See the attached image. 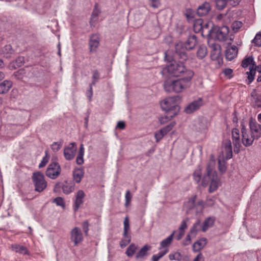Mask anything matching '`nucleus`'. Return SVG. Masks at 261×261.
<instances>
[{
    "instance_id": "f257e3e1",
    "label": "nucleus",
    "mask_w": 261,
    "mask_h": 261,
    "mask_svg": "<svg viewBox=\"0 0 261 261\" xmlns=\"http://www.w3.org/2000/svg\"><path fill=\"white\" fill-rule=\"evenodd\" d=\"M181 97L179 95L169 97L161 102V108L167 114L165 117H161L160 121L164 124L177 115L179 110L177 102L181 100Z\"/></svg>"
},
{
    "instance_id": "f03ea898",
    "label": "nucleus",
    "mask_w": 261,
    "mask_h": 261,
    "mask_svg": "<svg viewBox=\"0 0 261 261\" xmlns=\"http://www.w3.org/2000/svg\"><path fill=\"white\" fill-rule=\"evenodd\" d=\"M193 75V71H188L187 76L176 80H167L164 82V89L168 92H181L190 86Z\"/></svg>"
},
{
    "instance_id": "7ed1b4c3",
    "label": "nucleus",
    "mask_w": 261,
    "mask_h": 261,
    "mask_svg": "<svg viewBox=\"0 0 261 261\" xmlns=\"http://www.w3.org/2000/svg\"><path fill=\"white\" fill-rule=\"evenodd\" d=\"M165 60L170 63L162 71L163 74L168 72L171 76H179L182 75L185 77L187 76L188 71H192L191 69L186 68L182 64L184 62H181L180 59V63H177L175 61H172V58L169 56L167 53L165 54Z\"/></svg>"
},
{
    "instance_id": "20e7f679",
    "label": "nucleus",
    "mask_w": 261,
    "mask_h": 261,
    "mask_svg": "<svg viewBox=\"0 0 261 261\" xmlns=\"http://www.w3.org/2000/svg\"><path fill=\"white\" fill-rule=\"evenodd\" d=\"M197 43V37L195 35H192L188 38L184 44L179 43L175 45V55L181 60V62H185L188 59L186 50L193 49Z\"/></svg>"
},
{
    "instance_id": "39448f33",
    "label": "nucleus",
    "mask_w": 261,
    "mask_h": 261,
    "mask_svg": "<svg viewBox=\"0 0 261 261\" xmlns=\"http://www.w3.org/2000/svg\"><path fill=\"white\" fill-rule=\"evenodd\" d=\"M229 32V28L226 25L221 27L215 26L207 31L208 34L215 37L220 41H226L228 38Z\"/></svg>"
},
{
    "instance_id": "423d86ee",
    "label": "nucleus",
    "mask_w": 261,
    "mask_h": 261,
    "mask_svg": "<svg viewBox=\"0 0 261 261\" xmlns=\"http://www.w3.org/2000/svg\"><path fill=\"white\" fill-rule=\"evenodd\" d=\"M32 179L35 191L40 193L46 189L47 183L45 180V177L43 173L40 172H34L32 176Z\"/></svg>"
},
{
    "instance_id": "0eeeda50",
    "label": "nucleus",
    "mask_w": 261,
    "mask_h": 261,
    "mask_svg": "<svg viewBox=\"0 0 261 261\" xmlns=\"http://www.w3.org/2000/svg\"><path fill=\"white\" fill-rule=\"evenodd\" d=\"M61 168L60 165L57 162H53L48 165L45 174L49 178L55 179L57 178L61 174Z\"/></svg>"
},
{
    "instance_id": "6e6552de",
    "label": "nucleus",
    "mask_w": 261,
    "mask_h": 261,
    "mask_svg": "<svg viewBox=\"0 0 261 261\" xmlns=\"http://www.w3.org/2000/svg\"><path fill=\"white\" fill-rule=\"evenodd\" d=\"M76 150L77 148L75 143H69L67 146L65 147L64 149L63 154L65 159L68 161L72 160L74 158Z\"/></svg>"
},
{
    "instance_id": "1a4fd4ad",
    "label": "nucleus",
    "mask_w": 261,
    "mask_h": 261,
    "mask_svg": "<svg viewBox=\"0 0 261 261\" xmlns=\"http://www.w3.org/2000/svg\"><path fill=\"white\" fill-rule=\"evenodd\" d=\"M70 240L74 243V246H77L83 241V236L80 228L75 227L71 230Z\"/></svg>"
},
{
    "instance_id": "9d476101",
    "label": "nucleus",
    "mask_w": 261,
    "mask_h": 261,
    "mask_svg": "<svg viewBox=\"0 0 261 261\" xmlns=\"http://www.w3.org/2000/svg\"><path fill=\"white\" fill-rule=\"evenodd\" d=\"M86 196V194L82 190H79L75 194V200L73 203V210L74 211H77L81 205L83 204L84 202V198Z\"/></svg>"
},
{
    "instance_id": "9b49d317",
    "label": "nucleus",
    "mask_w": 261,
    "mask_h": 261,
    "mask_svg": "<svg viewBox=\"0 0 261 261\" xmlns=\"http://www.w3.org/2000/svg\"><path fill=\"white\" fill-rule=\"evenodd\" d=\"M100 38L97 34L91 35L89 38V50L91 53H94L96 51L97 48L99 45Z\"/></svg>"
},
{
    "instance_id": "f8f14e48",
    "label": "nucleus",
    "mask_w": 261,
    "mask_h": 261,
    "mask_svg": "<svg viewBox=\"0 0 261 261\" xmlns=\"http://www.w3.org/2000/svg\"><path fill=\"white\" fill-rule=\"evenodd\" d=\"M213 172H216L214 170L213 163L212 164H209L206 167V174L203 177L202 179L201 185L203 187H206L209 182L211 181Z\"/></svg>"
},
{
    "instance_id": "ddd939ff",
    "label": "nucleus",
    "mask_w": 261,
    "mask_h": 261,
    "mask_svg": "<svg viewBox=\"0 0 261 261\" xmlns=\"http://www.w3.org/2000/svg\"><path fill=\"white\" fill-rule=\"evenodd\" d=\"M242 142L243 145L245 146H249L251 145L253 142V141L255 138L252 137V136L251 135V136H249L247 130L245 127L244 126H242Z\"/></svg>"
},
{
    "instance_id": "4468645a",
    "label": "nucleus",
    "mask_w": 261,
    "mask_h": 261,
    "mask_svg": "<svg viewBox=\"0 0 261 261\" xmlns=\"http://www.w3.org/2000/svg\"><path fill=\"white\" fill-rule=\"evenodd\" d=\"M231 135L234 151L238 152L241 146L239 130L236 128H233L231 131Z\"/></svg>"
},
{
    "instance_id": "2eb2a0df",
    "label": "nucleus",
    "mask_w": 261,
    "mask_h": 261,
    "mask_svg": "<svg viewBox=\"0 0 261 261\" xmlns=\"http://www.w3.org/2000/svg\"><path fill=\"white\" fill-rule=\"evenodd\" d=\"M203 105V100L201 98L191 102L186 108L185 112L187 114H190L197 110Z\"/></svg>"
},
{
    "instance_id": "dca6fc26",
    "label": "nucleus",
    "mask_w": 261,
    "mask_h": 261,
    "mask_svg": "<svg viewBox=\"0 0 261 261\" xmlns=\"http://www.w3.org/2000/svg\"><path fill=\"white\" fill-rule=\"evenodd\" d=\"M238 52V49L236 45H233L231 46L228 45L225 51L226 59L229 61H231L237 57Z\"/></svg>"
},
{
    "instance_id": "f3484780",
    "label": "nucleus",
    "mask_w": 261,
    "mask_h": 261,
    "mask_svg": "<svg viewBox=\"0 0 261 261\" xmlns=\"http://www.w3.org/2000/svg\"><path fill=\"white\" fill-rule=\"evenodd\" d=\"M211 10V6L210 3L204 2L199 6L197 9V15L199 16H203L207 15Z\"/></svg>"
},
{
    "instance_id": "a211bd4d",
    "label": "nucleus",
    "mask_w": 261,
    "mask_h": 261,
    "mask_svg": "<svg viewBox=\"0 0 261 261\" xmlns=\"http://www.w3.org/2000/svg\"><path fill=\"white\" fill-rule=\"evenodd\" d=\"M211 48V57L213 60H216L219 57L220 54V46L216 43H213L209 44Z\"/></svg>"
},
{
    "instance_id": "6ab92c4d",
    "label": "nucleus",
    "mask_w": 261,
    "mask_h": 261,
    "mask_svg": "<svg viewBox=\"0 0 261 261\" xmlns=\"http://www.w3.org/2000/svg\"><path fill=\"white\" fill-rule=\"evenodd\" d=\"M215 221L214 217H209L205 219L202 226V231L205 232L210 227L213 226Z\"/></svg>"
},
{
    "instance_id": "aec40b11",
    "label": "nucleus",
    "mask_w": 261,
    "mask_h": 261,
    "mask_svg": "<svg viewBox=\"0 0 261 261\" xmlns=\"http://www.w3.org/2000/svg\"><path fill=\"white\" fill-rule=\"evenodd\" d=\"M213 175L209 188V191L211 193L214 192L219 186V180L217 178V173L213 172Z\"/></svg>"
},
{
    "instance_id": "412c9836",
    "label": "nucleus",
    "mask_w": 261,
    "mask_h": 261,
    "mask_svg": "<svg viewBox=\"0 0 261 261\" xmlns=\"http://www.w3.org/2000/svg\"><path fill=\"white\" fill-rule=\"evenodd\" d=\"M12 86V83L10 81L5 80L0 84V94L7 93Z\"/></svg>"
},
{
    "instance_id": "4be33fe9",
    "label": "nucleus",
    "mask_w": 261,
    "mask_h": 261,
    "mask_svg": "<svg viewBox=\"0 0 261 261\" xmlns=\"http://www.w3.org/2000/svg\"><path fill=\"white\" fill-rule=\"evenodd\" d=\"M206 244V239L202 238L197 242H195L193 245V250L194 252H198L202 249Z\"/></svg>"
},
{
    "instance_id": "5701e85b",
    "label": "nucleus",
    "mask_w": 261,
    "mask_h": 261,
    "mask_svg": "<svg viewBox=\"0 0 261 261\" xmlns=\"http://www.w3.org/2000/svg\"><path fill=\"white\" fill-rule=\"evenodd\" d=\"M193 24L194 30L196 33L201 32L202 34L204 32V28L203 27V20L202 19H197L195 20Z\"/></svg>"
},
{
    "instance_id": "b1692460",
    "label": "nucleus",
    "mask_w": 261,
    "mask_h": 261,
    "mask_svg": "<svg viewBox=\"0 0 261 261\" xmlns=\"http://www.w3.org/2000/svg\"><path fill=\"white\" fill-rule=\"evenodd\" d=\"M174 231L172 234H171L169 236H168L166 239L163 240L160 243V247H159V250H161L163 249V250L165 249H168V247L171 243L172 241L173 238V236L174 233Z\"/></svg>"
},
{
    "instance_id": "393cba45",
    "label": "nucleus",
    "mask_w": 261,
    "mask_h": 261,
    "mask_svg": "<svg viewBox=\"0 0 261 261\" xmlns=\"http://www.w3.org/2000/svg\"><path fill=\"white\" fill-rule=\"evenodd\" d=\"M12 250L16 253L20 254H27L28 253L27 248L22 245L15 244L11 245Z\"/></svg>"
},
{
    "instance_id": "a878e982",
    "label": "nucleus",
    "mask_w": 261,
    "mask_h": 261,
    "mask_svg": "<svg viewBox=\"0 0 261 261\" xmlns=\"http://www.w3.org/2000/svg\"><path fill=\"white\" fill-rule=\"evenodd\" d=\"M75 185L73 182H65L63 186V192L65 194H69L74 190Z\"/></svg>"
},
{
    "instance_id": "bb28decb",
    "label": "nucleus",
    "mask_w": 261,
    "mask_h": 261,
    "mask_svg": "<svg viewBox=\"0 0 261 261\" xmlns=\"http://www.w3.org/2000/svg\"><path fill=\"white\" fill-rule=\"evenodd\" d=\"M249 65H250L249 67L252 68L256 67L255 62L253 60V58L251 56L245 58L243 60L241 64V66L243 68H246Z\"/></svg>"
},
{
    "instance_id": "cd10ccee",
    "label": "nucleus",
    "mask_w": 261,
    "mask_h": 261,
    "mask_svg": "<svg viewBox=\"0 0 261 261\" xmlns=\"http://www.w3.org/2000/svg\"><path fill=\"white\" fill-rule=\"evenodd\" d=\"M184 14L188 21H193L197 12L191 8H187L184 11Z\"/></svg>"
},
{
    "instance_id": "c85d7f7f",
    "label": "nucleus",
    "mask_w": 261,
    "mask_h": 261,
    "mask_svg": "<svg viewBox=\"0 0 261 261\" xmlns=\"http://www.w3.org/2000/svg\"><path fill=\"white\" fill-rule=\"evenodd\" d=\"M84 147L83 144L80 145L79 153L76 159L77 164L81 165L84 163Z\"/></svg>"
},
{
    "instance_id": "c756f323",
    "label": "nucleus",
    "mask_w": 261,
    "mask_h": 261,
    "mask_svg": "<svg viewBox=\"0 0 261 261\" xmlns=\"http://www.w3.org/2000/svg\"><path fill=\"white\" fill-rule=\"evenodd\" d=\"M197 198L196 195H194L191 199H190L188 201H187L185 204V208L187 209V211H191L194 210V206L196 203V199Z\"/></svg>"
},
{
    "instance_id": "7c9ffc66",
    "label": "nucleus",
    "mask_w": 261,
    "mask_h": 261,
    "mask_svg": "<svg viewBox=\"0 0 261 261\" xmlns=\"http://www.w3.org/2000/svg\"><path fill=\"white\" fill-rule=\"evenodd\" d=\"M84 172L82 169H77L74 170L73 172V179L76 183L80 182L84 176Z\"/></svg>"
},
{
    "instance_id": "2f4dec72",
    "label": "nucleus",
    "mask_w": 261,
    "mask_h": 261,
    "mask_svg": "<svg viewBox=\"0 0 261 261\" xmlns=\"http://www.w3.org/2000/svg\"><path fill=\"white\" fill-rule=\"evenodd\" d=\"M207 54L206 47L204 45H201L198 47L197 51V57L199 59H202L206 56Z\"/></svg>"
},
{
    "instance_id": "473e14b6",
    "label": "nucleus",
    "mask_w": 261,
    "mask_h": 261,
    "mask_svg": "<svg viewBox=\"0 0 261 261\" xmlns=\"http://www.w3.org/2000/svg\"><path fill=\"white\" fill-rule=\"evenodd\" d=\"M150 247L147 245L144 246L137 253L136 255V259L143 258L147 254V251L150 249Z\"/></svg>"
},
{
    "instance_id": "72a5a7b5",
    "label": "nucleus",
    "mask_w": 261,
    "mask_h": 261,
    "mask_svg": "<svg viewBox=\"0 0 261 261\" xmlns=\"http://www.w3.org/2000/svg\"><path fill=\"white\" fill-rule=\"evenodd\" d=\"M204 206V202L203 200H200L195 203L194 211L196 214L202 212Z\"/></svg>"
},
{
    "instance_id": "f704fd0d",
    "label": "nucleus",
    "mask_w": 261,
    "mask_h": 261,
    "mask_svg": "<svg viewBox=\"0 0 261 261\" xmlns=\"http://www.w3.org/2000/svg\"><path fill=\"white\" fill-rule=\"evenodd\" d=\"M201 227V222L200 220H198L190 229L191 234L192 237H195L197 232L200 230Z\"/></svg>"
},
{
    "instance_id": "c9c22d12",
    "label": "nucleus",
    "mask_w": 261,
    "mask_h": 261,
    "mask_svg": "<svg viewBox=\"0 0 261 261\" xmlns=\"http://www.w3.org/2000/svg\"><path fill=\"white\" fill-rule=\"evenodd\" d=\"M138 249V246L134 243L131 244L127 248L125 254L128 257L132 256Z\"/></svg>"
},
{
    "instance_id": "e433bc0d",
    "label": "nucleus",
    "mask_w": 261,
    "mask_h": 261,
    "mask_svg": "<svg viewBox=\"0 0 261 261\" xmlns=\"http://www.w3.org/2000/svg\"><path fill=\"white\" fill-rule=\"evenodd\" d=\"M225 151L227 152V159H230L232 156V146L230 140H228L226 141L225 144Z\"/></svg>"
},
{
    "instance_id": "4c0bfd02",
    "label": "nucleus",
    "mask_w": 261,
    "mask_h": 261,
    "mask_svg": "<svg viewBox=\"0 0 261 261\" xmlns=\"http://www.w3.org/2000/svg\"><path fill=\"white\" fill-rule=\"evenodd\" d=\"M168 249H165L160 251L158 253L153 255L151 260L159 261V260L163 257L168 252Z\"/></svg>"
},
{
    "instance_id": "58836bf2",
    "label": "nucleus",
    "mask_w": 261,
    "mask_h": 261,
    "mask_svg": "<svg viewBox=\"0 0 261 261\" xmlns=\"http://www.w3.org/2000/svg\"><path fill=\"white\" fill-rule=\"evenodd\" d=\"M255 68L256 67L252 68L249 67V71L246 72V73L248 74V84H250L254 80L255 73Z\"/></svg>"
},
{
    "instance_id": "ea45409f",
    "label": "nucleus",
    "mask_w": 261,
    "mask_h": 261,
    "mask_svg": "<svg viewBox=\"0 0 261 261\" xmlns=\"http://www.w3.org/2000/svg\"><path fill=\"white\" fill-rule=\"evenodd\" d=\"M99 13L100 12L99 10L97 8H95L94 9L91 15L90 20V23L91 25H94V24L97 21Z\"/></svg>"
},
{
    "instance_id": "a19ab883",
    "label": "nucleus",
    "mask_w": 261,
    "mask_h": 261,
    "mask_svg": "<svg viewBox=\"0 0 261 261\" xmlns=\"http://www.w3.org/2000/svg\"><path fill=\"white\" fill-rule=\"evenodd\" d=\"M63 142V141L62 140L58 142H54L50 146L51 150L55 152L58 151L61 149Z\"/></svg>"
},
{
    "instance_id": "79ce46f5",
    "label": "nucleus",
    "mask_w": 261,
    "mask_h": 261,
    "mask_svg": "<svg viewBox=\"0 0 261 261\" xmlns=\"http://www.w3.org/2000/svg\"><path fill=\"white\" fill-rule=\"evenodd\" d=\"M2 51L6 56V57L8 58L10 57V55H11L13 53V50L12 49L11 45L10 44H8L4 46V47L2 49Z\"/></svg>"
},
{
    "instance_id": "37998d69",
    "label": "nucleus",
    "mask_w": 261,
    "mask_h": 261,
    "mask_svg": "<svg viewBox=\"0 0 261 261\" xmlns=\"http://www.w3.org/2000/svg\"><path fill=\"white\" fill-rule=\"evenodd\" d=\"M193 179L196 182L198 183L201 178V169L199 167L198 169H196L193 173Z\"/></svg>"
},
{
    "instance_id": "c03bdc74",
    "label": "nucleus",
    "mask_w": 261,
    "mask_h": 261,
    "mask_svg": "<svg viewBox=\"0 0 261 261\" xmlns=\"http://www.w3.org/2000/svg\"><path fill=\"white\" fill-rule=\"evenodd\" d=\"M216 6L218 9H223L228 4L227 0H215Z\"/></svg>"
},
{
    "instance_id": "a18cd8bd",
    "label": "nucleus",
    "mask_w": 261,
    "mask_h": 261,
    "mask_svg": "<svg viewBox=\"0 0 261 261\" xmlns=\"http://www.w3.org/2000/svg\"><path fill=\"white\" fill-rule=\"evenodd\" d=\"M175 122H172L169 124L166 125L165 127L161 129L160 130L163 132L164 135H166L169 132H170L172 128L175 126Z\"/></svg>"
},
{
    "instance_id": "49530a36",
    "label": "nucleus",
    "mask_w": 261,
    "mask_h": 261,
    "mask_svg": "<svg viewBox=\"0 0 261 261\" xmlns=\"http://www.w3.org/2000/svg\"><path fill=\"white\" fill-rule=\"evenodd\" d=\"M242 26V23L239 21H236L231 24V28L234 32H238Z\"/></svg>"
},
{
    "instance_id": "de8ad7c7",
    "label": "nucleus",
    "mask_w": 261,
    "mask_h": 261,
    "mask_svg": "<svg viewBox=\"0 0 261 261\" xmlns=\"http://www.w3.org/2000/svg\"><path fill=\"white\" fill-rule=\"evenodd\" d=\"M252 42L257 46H261V33L256 34L255 38L252 40Z\"/></svg>"
},
{
    "instance_id": "09e8293b",
    "label": "nucleus",
    "mask_w": 261,
    "mask_h": 261,
    "mask_svg": "<svg viewBox=\"0 0 261 261\" xmlns=\"http://www.w3.org/2000/svg\"><path fill=\"white\" fill-rule=\"evenodd\" d=\"M53 202L56 203L58 206H61L62 207H65V202L64 199L60 197H58L54 199Z\"/></svg>"
},
{
    "instance_id": "8fccbe9b",
    "label": "nucleus",
    "mask_w": 261,
    "mask_h": 261,
    "mask_svg": "<svg viewBox=\"0 0 261 261\" xmlns=\"http://www.w3.org/2000/svg\"><path fill=\"white\" fill-rule=\"evenodd\" d=\"M132 194L129 190H127L126 192L125 195V206L126 207L128 206L129 205L130 202L132 199Z\"/></svg>"
},
{
    "instance_id": "3c124183",
    "label": "nucleus",
    "mask_w": 261,
    "mask_h": 261,
    "mask_svg": "<svg viewBox=\"0 0 261 261\" xmlns=\"http://www.w3.org/2000/svg\"><path fill=\"white\" fill-rule=\"evenodd\" d=\"M49 156L47 155V151H45V155L43 158L41 163L39 165L40 168L44 167L48 162Z\"/></svg>"
},
{
    "instance_id": "603ef678",
    "label": "nucleus",
    "mask_w": 261,
    "mask_h": 261,
    "mask_svg": "<svg viewBox=\"0 0 261 261\" xmlns=\"http://www.w3.org/2000/svg\"><path fill=\"white\" fill-rule=\"evenodd\" d=\"M169 259L171 260H179L181 258V255L179 252H175L174 254H170L169 255Z\"/></svg>"
},
{
    "instance_id": "864d4df0",
    "label": "nucleus",
    "mask_w": 261,
    "mask_h": 261,
    "mask_svg": "<svg viewBox=\"0 0 261 261\" xmlns=\"http://www.w3.org/2000/svg\"><path fill=\"white\" fill-rule=\"evenodd\" d=\"M251 135L252 136V137L255 138V139H258L261 136V127L251 131Z\"/></svg>"
},
{
    "instance_id": "5fc2aeb1",
    "label": "nucleus",
    "mask_w": 261,
    "mask_h": 261,
    "mask_svg": "<svg viewBox=\"0 0 261 261\" xmlns=\"http://www.w3.org/2000/svg\"><path fill=\"white\" fill-rule=\"evenodd\" d=\"M249 126L250 129V132L254 130V129H257L261 127V125L258 124L256 123V122L252 121L251 120L249 122Z\"/></svg>"
},
{
    "instance_id": "6e6d98bb",
    "label": "nucleus",
    "mask_w": 261,
    "mask_h": 261,
    "mask_svg": "<svg viewBox=\"0 0 261 261\" xmlns=\"http://www.w3.org/2000/svg\"><path fill=\"white\" fill-rule=\"evenodd\" d=\"M254 106L261 109V93L256 95L254 100Z\"/></svg>"
},
{
    "instance_id": "4d7b16f0",
    "label": "nucleus",
    "mask_w": 261,
    "mask_h": 261,
    "mask_svg": "<svg viewBox=\"0 0 261 261\" xmlns=\"http://www.w3.org/2000/svg\"><path fill=\"white\" fill-rule=\"evenodd\" d=\"M99 77V74L97 70H94L93 72L92 79L93 81L91 84L94 85L98 81Z\"/></svg>"
},
{
    "instance_id": "13d9d810",
    "label": "nucleus",
    "mask_w": 261,
    "mask_h": 261,
    "mask_svg": "<svg viewBox=\"0 0 261 261\" xmlns=\"http://www.w3.org/2000/svg\"><path fill=\"white\" fill-rule=\"evenodd\" d=\"M131 241V238L125 239L123 238L121 241L120 242V246L122 248L126 247Z\"/></svg>"
},
{
    "instance_id": "bf43d9fd",
    "label": "nucleus",
    "mask_w": 261,
    "mask_h": 261,
    "mask_svg": "<svg viewBox=\"0 0 261 261\" xmlns=\"http://www.w3.org/2000/svg\"><path fill=\"white\" fill-rule=\"evenodd\" d=\"M149 4L153 8H158L161 5L160 0H149Z\"/></svg>"
},
{
    "instance_id": "052dcab7",
    "label": "nucleus",
    "mask_w": 261,
    "mask_h": 261,
    "mask_svg": "<svg viewBox=\"0 0 261 261\" xmlns=\"http://www.w3.org/2000/svg\"><path fill=\"white\" fill-rule=\"evenodd\" d=\"M218 163H219V166H218L219 170L221 173H224L226 171V167L224 162H221L220 160H219Z\"/></svg>"
},
{
    "instance_id": "680f3d73",
    "label": "nucleus",
    "mask_w": 261,
    "mask_h": 261,
    "mask_svg": "<svg viewBox=\"0 0 261 261\" xmlns=\"http://www.w3.org/2000/svg\"><path fill=\"white\" fill-rule=\"evenodd\" d=\"M165 135L163 134V132L160 130L158 132H156L154 134V137L156 139V142H159L160 140H161L163 137Z\"/></svg>"
},
{
    "instance_id": "e2e57ef3",
    "label": "nucleus",
    "mask_w": 261,
    "mask_h": 261,
    "mask_svg": "<svg viewBox=\"0 0 261 261\" xmlns=\"http://www.w3.org/2000/svg\"><path fill=\"white\" fill-rule=\"evenodd\" d=\"M242 0H227L228 4L232 7L238 6Z\"/></svg>"
},
{
    "instance_id": "0e129e2a",
    "label": "nucleus",
    "mask_w": 261,
    "mask_h": 261,
    "mask_svg": "<svg viewBox=\"0 0 261 261\" xmlns=\"http://www.w3.org/2000/svg\"><path fill=\"white\" fill-rule=\"evenodd\" d=\"M15 62L18 67H20L24 63V58L19 57L16 59Z\"/></svg>"
},
{
    "instance_id": "69168bd1",
    "label": "nucleus",
    "mask_w": 261,
    "mask_h": 261,
    "mask_svg": "<svg viewBox=\"0 0 261 261\" xmlns=\"http://www.w3.org/2000/svg\"><path fill=\"white\" fill-rule=\"evenodd\" d=\"M233 71L230 68H226L224 70L223 73L225 76H228L229 78H230L232 76Z\"/></svg>"
},
{
    "instance_id": "338daca9",
    "label": "nucleus",
    "mask_w": 261,
    "mask_h": 261,
    "mask_svg": "<svg viewBox=\"0 0 261 261\" xmlns=\"http://www.w3.org/2000/svg\"><path fill=\"white\" fill-rule=\"evenodd\" d=\"M187 228V221L184 220L181 222V225L179 228V231L185 232V230Z\"/></svg>"
},
{
    "instance_id": "774afa93",
    "label": "nucleus",
    "mask_w": 261,
    "mask_h": 261,
    "mask_svg": "<svg viewBox=\"0 0 261 261\" xmlns=\"http://www.w3.org/2000/svg\"><path fill=\"white\" fill-rule=\"evenodd\" d=\"M129 229V219L127 217H125L124 221V230H128Z\"/></svg>"
}]
</instances>
